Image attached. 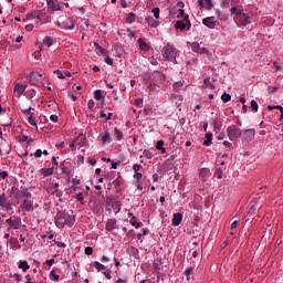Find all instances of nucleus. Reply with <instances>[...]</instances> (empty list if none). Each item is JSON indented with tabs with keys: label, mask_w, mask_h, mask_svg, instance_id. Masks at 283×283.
<instances>
[{
	"label": "nucleus",
	"mask_w": 283,
	"mask_h": 283,
	"mask_svg": "<svg viewBox=\"0 0 283 283\" xmlns=\"http://www.w3.org/2000/svg\"><path fill=\"white\" fill-rule=\"evenodd\" d=\"M135 105H136L137 107H140V105H143V98H137V99H135Z\"/></svg>",
	"instance_id": "nucleus-63"
},
{
	"label": "nucleus",
	"mask_w": 283,
	"mask_h": 283,
	"mask_svg": "<svg viewBox=\"0 0 283 283\" xmlns=\"http://www.w3.org/2000/svg\"><path fill=\"white\" fill-rule=\"evenodd\" d=\"M212 140H213V134L208 133V134L206 135V140L203 142V145H205L206 147H209V146L211 145Z\"/></svg>",
	"instance_id": "nucleus-26"
},
{
	"label": "nucleus",
	"mask_w": 283,
	"mask_h": 283,
	"mask_svg": "<svg viewBox=\"0 0 283 283\" xmlns=\"http://www.w3.org/2000/svg\"><path fill=\"white\" fill-rule=\"evenodd\" d=\"M143 114H144V116H149V114H151V106L146 105Z\"/></svg>",
	"instance_id": "nucleus-47"
},
{
	"label": "nucleus",
	"mask_w": 283,
	"mask_h": 283,
	"mask_svg": "<svg viewBox=\"0 0 283 283\" xmlns=\"http://www.w3.org/2000/svg\"><path fill=\"white\" fill-rule=\"evenodd\" d=\"M230 12H231V14H237V17H239V18L244 14V12H242V10L238 9L237 7H232L230 9Z\"/></svg>",
	"instance_id": "nucleus-29"
},
{
	"label": "nucleus",
	"mask_w": 283,
	"mask_h": 283,
	"mask_svg": "<svg viewBox=\"0 0 283 283\" xmlns=\"http://www.w3.org/2000/svg\"><path fill=\"white\" fill-rule=\"evenodd\" d=\"M94 98L95 101H101V98H103V92H101V90H96L94 92Z\"/></svg>",
	"instance_id": "nucleus-39"
},
{
	"label": "nucleus",
	"mask_w": 283,
	"mask_h": 283,
	"mask_svg": "<svg viewBox=\"0 0 283 283\" xmlns=\"http://www.w3.org/2000/svg\"><path fill=\"white\" fill-rule=\"evenodd\" d=\"M0 207L2 209H6L7 211H12V203L6 199V193H2L0 196Z\"/></svg>",
	"instance_id": "nucleus-8"
},
{
	"label": "nucleus",
	"mask_w": 283,
	"mask_h": 283,
	"mask_svg": "<svg viewBox=\"0 0 283 283\" xmlns=\"http://www.w3.org/2000/svg\"><path fill=\"white\" fill-rule=\"evenodd\" d=\"M10 244L13 247V249H21V243H19V239L11 237L10 238Z\"/></svg>",
	"instance_id": "nucleus-21"
},
{
	"label": "nucleus",
	"mask_w": 283,
	"mask_h": 283,
	"mask_svg": "<svg viewBox=\"0 0 283 283\" xmlns=\"http://www.w3.org/2000/svg\"><path fill=\"white\" fill-rule=\"evenodd\" d=\"M54 74L57 75V78H65V74L61 72V70H55Z\"/></svg>",
	"instance_id": "nucleus-52"
},
{
	"label": "nucleus",
	"mask_w": 283,
	"mask_h": 283,
	"mask_svg": "<svg viewBox=\"0 0 283 283\" xmlns=\"http://www.w3.org/2000/svg\"><path fill=\"white\" fill-rule=\"evenodd\" d=\"M208 177H209V168H201L199 170V178H201L202 182H207Z\"/></svg>",
	"instance_id": "nucleus-16"
},
{
	"label": "nucleus",
	"mask_w": 283,
	"mask_h": 283,
	"mask_svg": "<svg viewBox=\"0 0 283 283\" xmlns=\"http://www.w3.org/2000/svg\"><path fill=\"white\" fill-rule=\"evenodd\" d=\"M138 45L140 50H144V52H149V44H147L143 38L138 39Z\"/></svg>",
	"instance_id": "nucleus-18"
},
{
	"label": "nucleus",
	"mask_w": 283,
	"mask_h": 283,
	"mask_svg": "<svg viewBox=\"0 0 283 283\" xmlns=\"http://www.w3.org/2000/svg\"><path fill=\"white\" fill-rule=\"evenodd\" d=\"M200 8H206V10H211L213 8V1L211 0H198Z\"/></svg>",
	"instance_id": "nucleus-13"
},
{
	"label": "nucleus",
	"mask_w": 283,
	"mask_h": 283,
	"mask_svg": "<svg viewBox=\"0 0 283 283\" xmlns=\"http://www.w3.org/2000/svg\"><path fill=\"white\" fill-rule=\"evenodd\" d=\"M114 229H116V220L108 219L106 222V231H113Z\"/></svg>",
	"instance_id": "nucleus-19"
},
{
	"label": "nucleus",
	"mask_w": 283,
	"mask_h": 283,
	"mask_svg": "<svg viewBox=\"0 0 283 283\" xmlns=\"http://www.w3.org/2000/svg\"><path fill=\"white\" fill-rule=\"evenodd\" d=\"M115 136H116L117 140H122L123 132H120V129L115 127Z\"/></svg>",
	"instance_id": "nucleus-46"
},
{
	"label": "nucleus",
	"mask_w": 283,
	"mask_h": 283,
	"mask_svg": "<svg viewBox=\"0 0 283 283\" xmlns=\"http://www.w3.org/2000/svg\"><path fill=\"white\" fill-rule=\"evenodd\" d=\"M27 78L29 82H31L32 85H36L38 87H45V77H43V74L31 72L27 75Z\"/></svg>",
	"instance_id": "nucleus-2"
},
{
	"label": "nucleus",
	"mask_w": 283,
	"mask_h": 283,
	"mask_svg": "<svg viewBox=\"0 0 283 283\" xmlns=\"http://www.w3.org/2000/svg\"><path fill=\"white\" fill-rule=\"evenodd\" d=\"M140 165H138V164H135L134 166H133V169H134V171H135V174H138V171H140Z\"/></svg>",
	"instance_id": "nucleus-61"
},
{
	"label": "nucleus",
	"mask_w": 283,
	"mask_h": 283,
	"mask_svg": "<svg viewBox=\"0 0 283 283\" xmlns=\"http://www.w3.org/2000/svg\"><path fill=\"white\" fill-rule=\"evenodd\" d=\"M127 253H129V255H132L135 259H138V249L130 247L127 249Z\"/></svg>",
	"instance_id": "nucleus-24"
},
{
	"label": "nucleus",
	"mask_w": 283,
	"mask_h": 283,
	"mask_svg": "<svg viewBox=\"0 0 283 283\" xmlns=\"http://www.w3.org/2000/svg\"><path fill=\"white\" fill-rule=\"evenodd\" d=\"M134 17H136V14L134 12H130L129 17L126 18L127 23H134V21H136Z\"/></svg>",
	"instance_id": "nucleus-44"
},
{
	"label": "nucleus",
	"mask_w": 283,
	"mask_h": 283,
	"mask_svg": "<svg viewBox=\"0 0 283 283\" xmlns=\"http://www.w3.org/2000/svg\"><path fill=\"white\" fill-rule=\"evenodd\" d=\"M59 28L62 30H74L76 28V20L72 17L62 15L57 22Z\"/></svg>",
	"instance_id": "nucleus-1"
},
{
	"label": "nucleus",
	"mask_w": 283,
	"mask_h": 283,
	"mask_svg": "<svg viewBox=\"0 0 283 283\" xmlns=\"http://www.w3.org/2000/svg\"><path fill=\"white\" fill-rule=\"evenodd\" d=\"M185 86V82H175L174 83V90L175 92H180V90H182V87Z\"/></svg>",
	"instance_id": "nucleus-32"
},
{
	"label": "nucleus",
	"mask_w": 283,
	"mask_h": 283,
	"mask_svg": "<svg viewBox=\"0 0 283 283\" xmlns=\"http://www.w3.org/2000/svg\"><path fill=\"white\" fill-rule=\"evenodd\" d=\"M75 198L78 202H81V205H85L84 202V198H83V192H78L75 195Z\"/></svg>",
	"instance_id": "nucleus-43"
},
{
	"label": "nucleus",
	"mask_w": 283,
	"mask_h": 283,
	"mask_svg": "<svg viewBox=\"0 0 283 283\" xmlns=\"http://www.w3.org/2000/svg\"><path fill=\"white\" fill-rule=\"evenodd\" d=\"M203 85L205 87H207L208 90H216V85H213V83H211V80L209 77H206L203 80Z\"/></svg>",
	"instance_id": "nucleus-23"
},
{
	"label": "nucleus",
	"mask_w": 283,
	"mask_h": 283,
	"mask_svg": "<svg viewBox=\"0 0 283 283\" xmlns=\"http://www.w3.org/2000/svg\"><path fill=\"white\" fill-rule=\"evenodd\" d=\"M164 56H165L166 61H170L171 63H178L176 61V49L174 46H171V44H167L164 48Z\"/></svg>",
	"instance_id": "nucleus-5"
},
{
	"label": "nucleus",
	"mask_w": 283,
	"mask_h": 283,
	"mask_svg": "<svg viewBox=\"0 0 283 283\" xmlns=\"http://www.w3.org/2000/svg\"><path fill=\"white\" fill-rule=\"evenodd\" d=\"M41 174H43L44 178H48L54 174V168H42Z\"/></svg>",
	"instance_id": "nucleus-20"
},
{
	"label": "nucleus",
	"mask_w": 283,
	"mask_h": 283,
	"mask_svg": "<svg viewBox=\"0 0 283 283\" xmlns=\"http://www.w3.org/2000/svg\"><path fill=\"white\" fill-rule=\"evenodd\" d=\"M222 174H223L222 168H217L214 176H217L218 180H222Z\"/></svg>",
	"instance_id": "nucleus-42"
},
{
	"label": "nucleus",
	"mask_w": 283,
	"mask_h": 283,
	"mask_svg": "<svg viewBox=\"0 0 283 283\" xmlns=\"http://www.w3.org/2000/svg\"><path fill=\"white\" fill-rule=\"evenodd\" d=\"M104 63H106V65H114V61L112 57H109V55L104 59Z\"/></svg>",
	"instance_id": "nucleus-49"
},
{
	"label": "nucleus",
	"mask_w": 283,
	"mask_h": 283,
	"mask_svg": "<svg viewBox=\"0 0 283 283\" xmlns=\"http://www.w3.org/2000/svg\"><path fill=\"white\" fill-rule=\"evenodd\" d=\"M146 21H147L148 25H150V28H158V20H155L151 17H147Z\"/></svg>",
	"instance_id": "nucleus-22"
},
{
	"label": "nucleus",
	"mask_w": 283,
	"mask_h": 283,
	"mask_svg": "<svg viewBox=\"0 0 283 283\" xmlns=\"http://www.w3.org/2000/svg\"><path fill=\"white\" fill-rule=\"evenodd\" d=\"M106 207L108 211H112L114 207L117 209V213L120 211V201L116 200V198L108 196L106 197Z\"/></svg>",
	"instance_id": "nucleus-7"
},
{
	"label": "nucleus",
	"mask_w": 283,
	"mask_h": 283,
	"mask_svg": "<svg viewBox=\"0 0 283 283\" xmlns=\"http://www.w3.org/2000/svg\"><path fill=\"white\" fill-rule=\"evenodd\" d=\"M14 199H15V200H23V195H22L21 190H19V191L15 192Z\"/></svg>",
	"instance_id": "nucleus-50"
},
{
	"label": "nucleus",
	"mask_w": 283,
	"mask_h": 283,
	"mask_svg": "<svg viewBox=\"0 0 283 283\" xmlns=\"http://www.w3.org/2000/svg\"><path fill=\"white\" fill-rule=\"evenodd\" d=\"M28 122L35 127V129H39V126H36V119L34 118V114H31L28 118Z\"/></svg>",
	"instance_id": "nucleus-36"
},
{
	"label": "nucleus",
	"mask_w": 283,
	"mask_h": 283,
	"mask_svg": "<svg viewBox=\"0 0 283 283\" xmlns=\"http://www.w3.org/2000/svg\"><path fill=\"white\" fill-rule=\"evenodd\" d=\"M176 30H186L187 29V24L185 23V21L182 20H178L175 24Z\"/></svg>",
	"instance_id": "nucleus-25"
},
{
	"label": "nucleus",
	"mask_w": 283,
	"mask_h": 283,
	"mask_svg": "<svg viewBox=\"0 0 283 283\" xmlns=\"http://www.w3.org/2000/svg\"><path fill=\"white\" fill-rule=\"evenodd\" d=\"M185 275H186V280L189 282V280H191V275H193V268H188L185 271Z\"/></svg>",
	"instance_id": "nucleus-34"
},
{
	"label": "nucleus",
	"mask_w": 283,
	"mask_h": 283,
	"mask_svg": "<svg viewBox=\"0 0 283 283\" xmlns=\"http://www.w3.org/2000/svg\"><path fill=\"white\" fill-rule=\"evenodd\" d=\"M8 178V171H1L0 172V180H6Z\"/></svg>",
	"instance_id": "nucleus-57"
},
{
	"label": "nucleus",
	"mask_w": 283,
	"mask_h": 283,
	"mask_svg": "<svg viewBox=\"0 0 283 283\" xmlns=\"http://www.w3.org/2000/svg\"><path fill=\"white\" fill-rule=\"evenodd\" d=\"M48 8L53 11L61 10V3L59 0H46Z\"/></svg>",
	"instance_id": "nucleus-9"
},
{
	"label": "nucleus",
	"mask_w": 283,
	"mask_h": 283,
	"mask_svg": "<svg viewBox=\"0 0 283 283\" xmlns=\"http://www.w3.org/2000/svg\"><path fill=\"white\" fill-rule=\"evenodd\" d=\"M6 222L9 226L7 231H12V229L19 230L21 228V218L19 217L13 216L7 219Z\"/></svg>",
	"instance_id": "nucleus-6"
},
{
	"label": "nucleus",
	"mask_w": 283,
	"mask_h": 283,
	"mask_svg": "<svg viewBox=\"0 0 283 283\" xmlns=\"http://www.w3.org/2000/svg\"><path fill=\"white\" fill-rule=\"evenodd\" d=\"M243 138L244 140H247V143H251V140L255 138V129L253 128L247 129L243 134Z\"/></svg>",
	"instance_id": "nucleus-10"
},
{
	"label": "nucleus",
	"mask_w": 283,
	"mask_h": 283,
	"mask_svg": "<svg viewBox=\"0 0 283 283\" xmlns=\"http://www.w3.org/2000/svg\"><path fill=\"white\" fill-rule=\"evenodd\" d=\"M229 140H240L242 138V129L235 125H230L227 128Z\"/></svg>",
	"instance_id": "nucleus-4"
},
{
	"label": "nucleus",
	"mask_w": 283,
	"mask_h": 283,
	"mask_svg": "<svg viewBox=\"0 0 283 283\" xmlns=\"http://www.w3.org/2000/svg\"><path fill=\"white\" fill-rule=\"evenodd\" d=\"M134 178H135V180H140L143 178V174L135 172Z\"/></svg>",
	"instance_id": "nucleus-62"
},
{
	"label": "nucleus",
	"mask_w": 283,
	"mask_h": 283,
	"mask_svg": "<svg viewBox=\"0 0 283 283\" xmlns=\"http://www.w3.org/2000/svg\"><path fill=\"white\" fill-rule=\"evenodd\" d=\"M13 277H14V280H15L17 282H21V281L23 280V276H22L21 274H19V273H14V274H13Z\"/></svg>",
	"instance_id": "nucleus-54"
},
{
	"label": "nucleus",
	"mask_w": 283,
	"mask_h": 283,
	"mask_svg": "<svg viewBox=\"0 0 283 283\" xmlns=\"http://www.w3.org/2000/svg\"><path fill=\"white\" fill-rule=\"evenodd\" d=\"M143 235H147V229H143L142 233L137 234V240H143Z\"/></svg>",
	"instance_id": "nucleus-53"
},
{
	"label": "nucleus",
	"mask_w": 283,
	"mask_h": 283,
	"mask_svg": "<svg viewBox=\"0 0 283 283\" xmlns=\"http://www.w3.org/2000/svg\"><path fill=\"white\" fill-rule=\"evenodd\" d=\"M221 101H223L224 103H229V101H231V94L223 93L221 95Z\"/></svg>",
	"instance_id": "nucleus-40"
},
{
	"label": "nucleus",
	"mask_w": 283,
	"mask_h": 283,
	"mask_svg": "<svg viewBox=\"0 0 283 283\" xmlns=\"http://www.w3.org/2000/svg\"><path fill=\"white\" fill-rule=\"evenodd\" d=\"M165 145V142L163 140H158L157 145H156V149H158V151H160L161 154H166L167 149L165 147H163Z\"/></svg>",
	"instance_id": "nucleus-28"
},
{
	"label": "nucleus",
	"mask_w": 283,
	"mask_h": 283,
	"mask_svg": "<svg viewBox=\"0 0 283 283\" xmlns=\"http://www.w3.org/2000/svg\"><path fill=\"white\" fill-rule=\"evenodd\" d=\"M54 43V39L52 36H45L43 40V45H46V48H52Z\"/></svg>",
	"instance_id": "nucleus-27"
},
{
	"label": "nucleus",
	"mask_w": 283,
	"mask_h": 283,
	"mask_svg": "<svg viewBox=\"0 0 283 283\" xmlns=\"http://www.w3.org/2000/svg\"><path fill=\"white\" fill-rule=\"evenodd\" d=\"M96 105V103L94 102V99H90L88 101V104H87V106H88V109H94V106Z\"/></svg>",
	"instance_id": "nucleus-56"
},
{
	"label": "nucleus",
	"mask_w": 283,
	"mask_h": 283,
	"mask_svg": "<svg viewBox=\"0 0 283 283\" xmlns=\"http://www.w3.org/2000/svg\"><path fill=\"white\" fill-rule=\"evenodd\" d=\"M213 128H214L216 134H218L220 132V129H222V126L220 125V123H218V120H216L213 123Z\"/></svg>",
	"instance_id": "nucleus-45"
},
{
	"label": "nucleus",
	"mask_w": 283,
	"mask_h": 283,
	"mask_svg": "<svg viewBox=\"0 0 283 283\" xmlns=\"http://www.w3.org/2000/svg\"><path fill=\"white\" fill-rule=\"evenodd\" d=\"M67 218H70V216L63 211H57L56 216H55V224L56 227H59V229H63V227H65V224H67V227H73L74 222H67Z\"/></svg>",
	"instance_id": "nucleus-3"
},
{
	"label": "nucleus",
	"mask_w": 283,
	"mask_h": 283,
	"mask_svg": "<svg viewBox=\"0 0 283 283\" xmlns=\"http://www.w3.org/2000/svg\"><path fill=\"white\" fill-rule=\"evenodd\" d=\"M50 120H52V123H59V116L57 115H51Z\"/></svg>",
	"instance_id": "nucleus-59"
},
{
	"label": "nucleus",
	"mask_w": 283,
	"mask_h": 283,
	"mask_svg": "<svg viewBox=\"0 0 283 283\" xmlns=\"http://www.w3.org/2000/svg\"><path fill=\"white\" fill-rule=\"evenodd\" d=\"M136 235V232L134 230H129L127 233V238H134Z\"/></svg>",
	"instance_id": "nucleus-64"
},
{
	"label": "nucleus",
	"mask_w": 283,
	"mask_h": 283,
	"mask_svg": "<svg viewBox=\"0 0 283 283\" xmlns=\"http://www.w3.org/2000/svg\"><path fill=\"white\" fill-rule=\"evenodd\" d=\"M238 224H240V221L235 220L230 227L231 231H233V229H238Z\"/></svg>",
	"instance_id": "nucleus-60"
},
{
	"label": "nucleus",
	"mask_w": 283,
	"mask_h": 283,
	"mask_svg": "<svg viewBox=\"0 0 283 283\" xmlns=\"http://www.w3.org/2000/svg\"><path fill=\"white\" fill-rule=\"evenodd\" d=\"M51 275L53 276V280L55 282H59V280H61V276L59 274H56V271H54V270L51 271Z\"/></svg>",
	"instance_id": "nucleus-48"
},
{
	"label": "nucleus",
	"mask_w": 283,
	"mask_h": 283,
	"mask_svg": "<svg viewBox=\"0 0 283 283\" xmlns=\"http://www.w3.org/2000/svg\"><path fill=\"white\" fill-rule=\"evenodd\" d=\"M34 156L35 158H41V156H43V150L36 149Z\"/></svg>",
	"instance_id": "nucleus-58"
},
{
	"label": "nucleus",
	"mask_w": 283,
	"mask_h": 283,
	"mask_svg": "<svg viewBox=\"0 0 283 283\" xmlns=\"http://www.w3.org/2000/svg\"><path fill=\"white\" fill-rule=\"evenodd\" d=\"M182 222V213L177 212L172 217V227H180V223Z\"/></svg>",
	"instance_id": "nucleus-14"
},
{
	"label": "nucleus",
	"mask_w": 283,
	"mask_h": 283,
	"mask_svg": "<svg viewBox=\"0 0 283 283\" xmlns=\"http://www.w3.org/2000/svg\"><path fill=\"white\" fill-rule=\"evenodd\" d=\"M93 266H94V269H96L97 271H105V269H106V266H105L103 263L98 262V261H95V262L93 263Z\"/></svg>",
	"instance_id": "nucleus-31"
},
{
	"label": "nucleus",
	"mask_w": 283,
	"mask_h": 283,
	"mask_svg": "<svg viewBox=\"0 0 283 283\" xmlns=\"http://www.w3.org/2000/svg\"><path fill=\"white\" fill-rule=\"evenodd\" d=\"M19 269H22V271L25 273L30 269V264H28V261H20Z\"/></svg>",
	"instance_id": "nucleus-30"
},
{
	"label": "nucleus",
	"mask_w": 283,
	"mask_h": 283,
	"mask_svg": "<svg viewBox=\"0 0 283 283\" xmlns=\"http://www.w3.org/2000/svg\"><path fill=\"white\" fill-rule=\"evenodd\" d=\"M250 106H251L252 112L258 113L259 105H258V102H256L255 99H252V101H251Z\"/></svg>",
	"instance_id": "nucleus-37"
},
{
	"label": "nucleus",
	"mask_w": 283,
	"mask_h": 283,
	"mask_svg": "<svg viewBox=\"0 0 283 283\" xmlns=\"http://www.w3.org/2000/svg\"><path fill=\"white\" fill-rule=\"evenodd\" d=\"M27 88H28V85L25 84H17L14 87V92H17L18 96H21V94H23Z\"/></svg>",
	"instance_id": "nucleus-17"
},
{
	"label": "nucleus",
	"mask_w": 283,
	"mask_h": 283,
	"mask_svg": "<svg viewBox=\"0 0 283 283\" xmlns=\"http://www.w3.org/2000/svg\"><path fill=\"white\" fill-rule=\"evenodd\" d=\"M240 21H241V24L243 25V28H247V25H249L251 23V17L247 13H243L240 17Z\"/></svg>",
	"instance_id": "nucleus-15"
},
{
	"label": "nucleus",
	"mask_w": 283,
	"mask_h": 283,
	"mask_svg": "<svg viewBox=\"0 0 283 283\" xmlns=\"http://www.w3.org/2000/svg\"><path fill=\"white\" fill-rule=\"evenodd\" d=\"M153 14L155 19H160V8L156 7L153 9Z\"/></svg>",
	"instance_id": "nucleus-41"
},
{
	"label": "nucleus",
	"mask_w": 283,
	"mask_h": 283,
	"mask_svg": "<svg viewBox=\"0 0 283 283\" xmlns=\"http://www.w3.org/2000/svg\"><path fill=\"white\" fill-rule=\"evenodd\" d=\"M94 253V248L93 247H86L85 248V254L86 255H92Z\"/></svg>",
	"instance_id": "nucleus-51"
},
{
	"label": "nucleus",
	"mask_w": 283,
	"mask_h": 283,
	"mask_svg": "<svg viewBox=\"0 0 283 283\" xmlns=\"http://www.w3.org/2000/svg\"><path fill=\"white\" fill-rule=\"evenodd\" d=\"M108 140H112V135L109 134V132H105L104 135L102 136V143L103 145H105V143H107Z\"/></svg>",
	"instance_id": "nucleus-33"
},
{
	"label": "nucleus",
	"mask_w": 283,
	"mask_h": 283,
	"mask_svg": "<svg viewBox=\"0 0 283 283\" xmlns=\"http://www.w3.org/2000/svg\"><path fill=\"white\" fill-rule=\"evenodd\" d=\"M20 191L22 193V198H32V192H30V190L28 188H23Z\"/></svg>",
	"instance_id": "nucleus-35"
},
{
	"label": "nucleus",
	"mask_w": 283,
	"mask_h": 283,
	"mask_svg": "<svg viewBox=\"0 0 283 283\" xmlns=\"http://www.w3.org/2000/svg\"><path fill=\"white\" fill-rule=\"evenodd\" d=\"M203 25L206 28H209L210 30H213L216 28V21H213V17H209L202 20Z\"/></svg>",
	"instance_id": "nucleus-12"
},
{
	"label": "nucleus",
	"mask_w": 283,
	"mask_h": 283,
	"mask_svg": "<svg viewBox=\"0 0 283 283\" xmlns=\"http://www.w3.org/2000/svg\"><path fill=\"white\" fill-rule=\"evenodd\" d=\"M191 50H192V52H200V43L192 42L191 43Z\"/></svg>",
	"instance_id": "nucleus-38"
},
{
	"label": "nucleus",
	"mask_w": 283,
	"mask_h": 283,
	"mask_svg": "<svg viewBox=\"0 0 283 283\" xmlns=\"http://www.w3.org/2000/svg\"><path fill=\"white\" fill-rule=\"evenodd\" d=\"M21 209H24V211L30 212V211H34V203L28 199H25L23 201V203L21 205Z\"/></svg>",
	"instance_id": "nucleus-11"
},
{
	"label": "nucleus",
	"mask_w": 283,
	"mask_h": 283,
	"mask_svg": "<svg viewBox=\"0 0 283 283\" xmlns=\"http://www.w3.org/2000/svg\"><path fill=\"white\" fill-rule=\"evenodd\" d=\"M32 109H34V108H32V107H29V108H27L25 111H23V114L25 115V116H32Z\"/></svg>",
	"instance_id": "nucleus-55"
}]
</instances>
